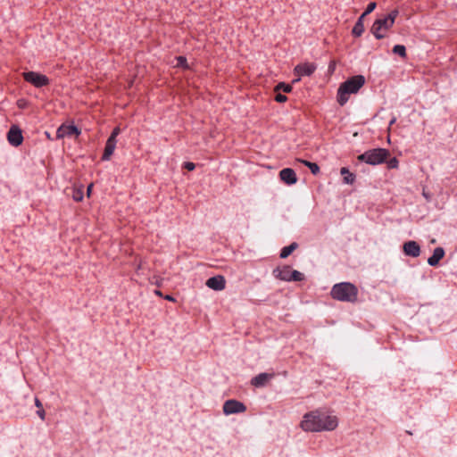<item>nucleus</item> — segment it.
I'll return each instance as SVG.
<instances>
[{"mask_svg": "<svg viewBox=\"0 0 457 457\" xmlns=\"http://www.w3.org/2000/svg\"><path fill=\"white\" fill-rule=\"evenodd\" d=\"M300 80H301V77H298V78H296V79H294L292 80V84H295V83L299 82Z\"/></svg>", "mask_w": 457, "mask_h": 457, "instance_id": "43", "label": "nucleus"}, {"mask_svg": "<svg viewBox=\"0 0 457 457\" xmlns=\"http://www.w3.org/2000/svg\"><path fill=\"white\" fill-rule=\"evenodd\" d=\"M117 141H112L110 139L106 140L105 146L104 149V153L102 154L101 160L102 161H109L113 154V152L116 148Z\"/></svg>", "mask_w": 457, "mask_h": 457, "instance_id": "15", "label": "nucleus"}, {"mask_svg": "<svg viewBox=\"0 0 457 457\" xmlns=\"http://www.w3.org/2000/svg\"><path fill=\"white\" fill-rule=\"evenodd\" d=\"M445 251L443 247L438 246L436 247L433 251V253L428 259V263L431 267L439 266L440 261L445 257Z\"/></svg>", "mask_w": 457, "mask_h": 457, "instance_id": "14", "label": "nucleus"}, {"mask_svg": "<svg viewBox=\"0 0 457 457\" xmlns=\"http://www.w3.org/2000/svg\"><path fill=\"white\" fill-rule=\"evenodd\" d=\"M275 93H276V96L274 97V100L277 103L283 104L287 101V96L286 95L281 94V92H275Z\"/></svg>", "mask_w": 457, "mask_h": 457, "instance_id": "32", "label": "nucleus"}, {"mask_svg": "<svg viewBox=\"0 0 457 457\" xmlns=\"http://www.w3.org/2000/svg\"><path fill=\"white\" fill-rule=\"evenodd\" d=\"M46 135L48 138H50V134L48 132H46Z\"/></svg>", "mask_w": 457, "mask_h": 457, "instance_id": "44", "label": "nucleus"}, {"mask_svg": "<svg viewBox=\"0 0 457 457\" xmlns=\"http://www.w3.org/2000/svg\"><path fill=\"white\" fill-rule=\"evenodd\" d=\"M292 271V268L290 265H284L282 268L276 267L272 270V275L275 278L282 280V278L285 275H290V272Z\"/></svg>", "mask_w": 457, "mask_h": 457, "instance_id": "17", "label": "nucleus"}, {"mask_svg": "<svg viewBox=\"0 0 457 457\" xmlns=\"http://www.w3.org/2000/svg\"><path fill=\"white\" fill-rule=\"evenodd\" d=\"M182 168L188 171H192L195 169V164L192 162H185L182 165Z\"/></svg>", "mask_w": 457, "mask_h": 457, "instance_id": "35", "label": "nucleus"}, {"mask_svg": "<svg viewBox=\"0 0 457 457\" xmlns=\"http://www.w3.org/2000/svg\"><path fill=\"white\" fill-rule=\"evenodd\" d=\"M376 7H377L376 2H370L362 13H364V15L367 16L370 13H371L375 10Z\"/></svg>", "mask_w": 457, "mask_h": 457, "instance_id": "31", "label": "nucleus"}, {"mask_svg": "<svg viewBox=\"0 0 457 457\" xmlns=\"http://www.w3.org/2000/svg\"><path fill=\"white\" fill-rule=\"evenodd\" d=\"M272 373L262 372L251 379V385L255 387H263L273 378Z\"/></svg>", "mask_w": 457, "mask_h": 457, "instance_id": "13", "label": "nucleus"}, {"mask_svg": "<svg viewBox=\"0 0 457 457\" xmlns=\"http://www.w3.org/2000/svg\"><path fill=\"white\" fill-rule=\"evenodd\" d=\"M396 122V117L395 116H393L389 121V124L388 126L391 127L392 125H394L395 123ZM388 129H390V128H388Z\"/></svg>", "mask_w": 457, "mask_h": 457, "instance_id": "41", "label": "nucleus"}, {"mask_svg": "<svg viewBox=\"0 0 457 457\" xmlns=\"http://www.w3.org/2000/svg\"><path fill=\"white\" fill-rule=\"evenodd\" d=\"M403 252L404 255L416 258L420 255L421 250L420 245L414 240H409L403 243Z\"/></svg>", "mask_w": 457, "mask_h": 457, "instance_id": "10", "label": "nucleus"}, {"mask_svg": "<svg viewBox=\"0 0 457 457\" xmlns=\"http://www.w3.org/2000/svg\"><path fill=\"white\" fill-rule=\"evenodd\" d=\"M393 54L399 55L402 58H406V47L403 45H395L392 49Z\"/></svg>", "mask_w": 457, "mask_h": 457, "instance_id": "26", "label": "nucleus"}, {"mask_svg": "<svg viewBox=\"0 0 457 457\" xmlns=\"http://www.w3.org/2000/svg\"><path fill=\"white\" fill-rule=\"evenodd\" d=\"M317 70V64L314 62H302L295 66L294 74L298 77L312 76Z\"/></svg>", "mask_w": 457, "mask_h": 457, "instance_id": "9", "label": "nucleus"}, {"mask_svg": "<svg viewBox=\"0 0 457 457\" xmlns=\"http://www.w3.org/2000/svg\"><path fill=\"white\" fill-rule=\"evenodd\" d=\"M330 295L333 299L340 302L355 303L358 297V288L351 282L337 283L332 287Z\"/></svg>", "mask_w": 457, "mask_h": 457, "instance_id": "3", "label": "nucleus"}, {"mask_svg": "<svg viewBox=\"0 0 457 457\" xmlns=\"http://www.w3.org/2000/svg\"><path fill=\"white\" fill-rule=\"evenodd\" d=\"M377 25H378L383 30H388L394 26V22H391L387 20V17L385 16L383 18L377 19L375 21Z\"/></svg>", "mask_w": 457, "mask_h": 457, "instance_id": "21", "label": "nucleus"}, {"mask_svg": "<svg viewBox=\"0 0 457 457\" xmlns=\"http://www.w3.org/2000/svg\"><path fill=\"white\" fill-rule=\"evenodd\" d=\"M335 66H336L335 62H334V61H331V62H329V64H328V71H329V72H331V73H333V72H334V71H335Z\"/></svg>", "mask_w": 457, "mask_h": 457, "instance_id": "39", "label": "nucleus"}, {"mask_svg": "<svg viewBox=\"0 0 457 457\" xmlns=\"http://www.w3.org/2000/svg\"><path fill=\"white\" fill-rule=\"evenodd\" d=\"M365 77L363 75H354L349 77L345 81L339 85L337 93V101L340 106H344L349 100V96L358 91L365 84Z\"/></svg>", "mask_w": 457, "mask_h": 457, "instance_id": "2", "label": "nucleus"}, {"mask_svg": "<svg viewBox=\"0 0 457 457\" xmlns=\"http://www.w3.org/2000/svg\"><path fill=\"white\" fill-rule=\"evenodd\" d=\"M338 426V419L323 409H316L303 416L300 427L305 432L333 431Z\"/></svg>", "mask_w": 457, "mask_h": 457, "instance_id": "1", "label": "nucleus"}, {"mask_svg": "<svg viewBox=\"0 0 457 457\" xmlns=\"http://www.w3.org/2000/svg\"><path fill=\"white\" fill-rule=\"evenodd\" d=\"M280 180L287 186L295 185L297 182V176L292 168H284L279 173Z\"/></svg>", "mask_w": 457, "mask_h": 457, "instance_id": "11", "label": "nucleus"}, {"mask_svg": "<svg viewBox=\"0 0 457 457\" xmlns=\"http://www.w3.org/2000/svg\"><path fill=\"white\" fill-rule=\"evenodd\" d=\"M155 281H151V284H154L156 287H160L162 285V278H154Z\"/></svg>", "mask_w": 457, "mask_h": 457, "instance_id": "38", "label": "nucleus"}, {"mask_svg": "<svg viewBox=\"0 0 457 457\" xmlns=\"http://www.w3.org/2000/svg\"><path fill=\"white\" fill-rule=\"evenodd\" d=\"M205 285L212 290L220 291L226 287V279L222 275L213 276L206 280Z\"/></svg>", "mask_w": 457, "mask_h": 457, "instance_id": "12", "label": "nucleus"}, {"mask_svg": "<svg viewBox=\"0 0 457 457\" xmlns=\"http://www.w3.org/2000/svg\"><path fill=\"white\" fill-rule=\"evenodd\" d=\"M293 90L292 84H288L286 82H278L274 87V92H284V93H291Z\"/></svg>", "mask_w": 457, "mask_h": 457, "instance_id": "22", "label": "nucleus"}, {"mask_svg": "<svg viewBox=\"0 0 457 457\" xmlns=\"http://www.w3.org/2000/svg\"><path fill=\"white\" fill-rule=\"evenodd\" d=\"M154 295L161 297V298H163L169 302H172V303H175L176 302V298L171 295H164L161 290L159 289H155L154 291Z\"/></svg>", "mask_w": 457, "mask_h": 457, "instance_id": "29", "label": "nucleus"}, {"mask_svg": "<svg viewBox=\"0 0 457 457\" xmlns=\"http://www.w3.org/2000/svg\"><path fill=\"white\" fill-rule=\"evenodd\" d=\"M364 32V24H361V21H356L352 29V35L354 37H361Z\"/></svg>", "mask_w": 457, "mask_h": 457, "instance_id": "25", "label": "nucleus"}, {"mask_svg": "<svg viewBox=\"0 0 457 457\" xmlns=\"http://www.w3.org/2000/svg\"><path fill=\"white\" fill-rule=\"evenodd\" d=\"M390 157V151L386 148H373L365 151L363 154L357 156L360 162H365L369 165L376 166L383 164Z\"/></svg>", "mask_w": 457, "mask_h": 457, "instance_id": "4", "label": "nucleus"}, {"mask_svg": "<svg viewBox=\"0 0 457 457\" xmlns=\"http://www.w3.org/2000/svg\"><path fill=\"white\" fill-rule=\"evenodd\" d=\"M22 78L37 88L47 87L50 84V79L46 75L33 71L23 72Z\"/></svg>", "mask_w": 457, "mask_h": 457, "instance_id": "5", "label": "nucleus"}, {"mask_svg": "<svg viewBox=\"0 0 457 457\" xmlns=\"http://www.w3.org/2000/svg\"><path fill=\"white\" fill-rule=\"evenodd\" d=\"M84 198V187H74L72 190V199L75 202H81Z\"/></svg>", "mask_w": 457, "mask_h": 457, "instance_id": "23", "label": "nucleus"}, {"mask_svg": "<svg viewBox=\"0 0 457 457\" xmlns=\"http://www.w3.org/2000/svg\"><path fill=\"white\" fill-rule=\"evenodd\" d=\"M385 163H386L388 169H397L399 166V161L396 157L387 158Z\"/></svg>", "mask_w": 457, "mask_h": 457, "instance_id": "30", "label": "nucleus"}, {"mask_svg": "<svg viewBox=\"0 0 457 457\" xmlns=\"http://www.w3.org/2000/svg\"><path fill=\"white\" fill-rule=\"evenodd\" d=\"M298 161L304 166L310 169L312 174L318 175L320 172V166L316 162H312L307 160L298 159Z\"/></svg>", "mask_w": 457, "mask_h": 457, "instance_id": "20", "label": "nucleus"}, {"mask_svg": "<svg viewBox=\"0 0 457 457\" xmlns=\"http://www.w3.org/2000/svg\"><path fill=\"white\" fill-rule=\"evenodd\" d=\"M340 174L343 176V182L347 185H353L355 181L356 175L349 170L347 167H342Z\"/></svg>", "mask_w": 457, "mask_h": 457, "instance_id": "18", "label": "nucleus"}, {"mask_svg": "<svg viewBox=\"0 0 457 457\" xmlns=\"http://www.w3.org/2000/svg\"><path fill=\"white\" fill-rule=\"evenodd\" d=\"M222 411L225 415L238 414L246 411V406L244 403L236 400L228 399L224 402Z\"/></svg>", "mask_w": 457, "mask_h": 457, "instance_id": "7", "label": "nucleus"}, {"mask_svg": "<svg viewBox=\"0 0 457 457\" xmlns=\"http://www.w3.org/2000/svg\"><path fill=\"white\" fill-rule=\"evenodd\" d=\"M366 15H364V13H361L360 15V17L357 19L356 21H361V24H364V19H365Z\"/></svg>", "mask_w": 457, "mask_h": 457, "instance_id": "40", "label": "nucleus"}, {"mask_svg": "<svg viewBox=\"0 0 457 457\" xmlns=\"http://www.w3.org/2000/svg\"><path fill=\"white\" fill-rule=\"evenodd\" d=\"M177 61L176 66L183 70H190V66L187 62V59L184 55H179L175 57Z\"/></svg>", "mask_w": 457, "mask_h": 457, "instance_id": "24", "label": "nucleus"}, {"mask_svg": "<svg viewBox=\"0 0 457 457\" xmlns=\"http://www.w3.org/2000/svg\"><path fill=\"white\" fill-rule=\"evenodd\" d=\"M382 30L383 29L374 21L370 32L377 39H383L386 37L385 34L381 33Z\"/></svg>", "mask_w": 457, "mask_h": 457, "instance_id": "27", "label": "nucleus"}, {"mask_svg": "<svg viewBox=\"0 0 457 457\" xmlns=\"http://www.w3.org/2000/svg\"><path fill=\"white\" fill-rule=\"evenodd\" d=\"M422 195L428 202L431 201V194L429 192H427L425 189H423L422 191Z\"/></svg>", "mask_w": 457, "mask_h": 457, "instance_id": "37", "label": "nucleus"}, {"mask_svg": "<svg viewBox=\"0 0 457 457\" xmlns=\"http://www.w3.org/2000/svg\"><path fill=\"white\" fill-rule=\"evenodd\" d=\"M398 15H399V11L397 9H394L386 16L387 17L388 21L395 23V19L397 18Z\"/></svg>", "mask_w": 457, "mask_h": 457, "instance_id": "33", "label": "nucleus"}, {"mask_svg": "<svg viewBox=\"0 0 457 457\" xmlns=\"http://www.w3.org/2000/svg\"><path fill=\"white\" fill-rule=\"evenodd\" d=\"M81 134L80 129L73 122L71 124L62 123L56 130V139L67 137H79Z\"/></svg>", "mask_w": 457, "mask_h": 457, "instance_id": "6", "label": "nucleus"}, {"mask_svg": "<svg viewBox=\"0 0 457 457\" xmlns=\"http://www.w3.org/2000/svg\"><path fill=\"white\" fill-rule=\"evenodd\" d=\"M92 187H93V184L92 183L87 186V196L90 195Z\"/></svg>", "mask_w": 457, "mask_h": 457, "instance_id": "42", "label": "nucleus"}, {"mask_svg": "<svg viewBox=\"0 0 457 457\" xmlns=\"http://www.w3.org/2000/svg\"><path fill=\"white\" fill-rule=\"evenodd\" d=\"M298 248V244L296 242H292L290 245L284 246L281 248L279 253V257L281 259L287 258L295 250Z\"/></svg>", "mask_w": 457, "mask_h": 457, "instance_id": "19", "label": "nucleus"}, {"mask_svg": "<svg viewBox=\"0 0 457 457\" xmlns=\"http://www.w3.org/2000/svg\"><path fill=\"white\" fill-rule=\"evenodd\" d=\"M26 105H27V103H26V101L24 99H19L17 101L18 108L24 109L26 107Z\"/></svg>", "mask_w": 457, "mask_h": 457, "instance_id": "36", "label": "nucleus"}, {"mask_svg": "<svg viewBox=\"0 0 457 457\" xmlns=\"http://www.w3.org/2000/svg\"><path fill=\"white\" fill-rule=\"evenodd\" d=\"M305 279V276L303 273L300 272L299 270H292V271L290 272V275H285L283 278H282V281H286V282H300V281H303Z\"/></svg>", "mask_w": 457, "mask_h": 457, "instance_id": "16", "label": "nucleus"}, {"mask_svg": "<svg viewBox=\"0 0 457 457\" xmlns=\"http://www.w3.org/2000/svg\"><path fill=\"white\" fill-rule=\"evenodd\" d=\"M6 138L12 146H20L23 142L21 129L16 124L12 125L6 134Z\"/></svg>", "mask_w": 457, "mask_h": 457, "instance_id": "8", "label": "nucleus"}, {"mask_svg": "<svg viewBox=\"0 0 457 457\" xmlns=\"http://www.w3.org/2000/svg\"><path fill=\"white\" fill-rule=\"evenodd\" d=\"M35 405L36 407H37V414L42 420H45L46 411L43 409V404L41 401L37 397H35Z\"/></svg>", "mask_w": 457, "mask_h": 457, "instance_id": "28", "label": "nucleus"}, {"mask_svg": "<svg viewBox=\"0 0 457 457\" xmlns=\"http://www.w3.org/2000/svg\"><path fill=\"white\" fill-rule=\"evenodd\" d=\"M120 127H115L111 135L109 136V137L107 139H110V140H112V141H117V137L120 135Z\"/></svg>", "mask_w": 457, "mask_h": 457, "instance_id": "34", "label": "nucleus"}]
</instances>
